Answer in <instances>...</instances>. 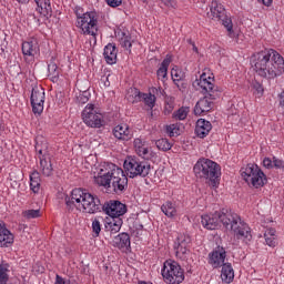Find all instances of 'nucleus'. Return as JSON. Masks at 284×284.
Returning a JSON list of instances; mask_svg holds the SVG:
<instances>
[{
  "mask_svg": "<svg viewBox=\"0 0 284 284\" xmlns=\"http://www.w3.org/2000/svg\"><path fill=\"white\" fill-rule=\"evenodd\" d=\"M201 219V223L205 230H217V227H221V211L204 214Z\"/></svg>",
  "mask_w": 284,
  "mask_h": 284,
  "instance_id": "17",
  "label": "nucleus"
},
{
  "mask_svg": "<svg viewBox=\"0 0 284 284\" xmlns=\"http://www.w3.org/2000/svg\"><path fill=\"white\" fill-rule=\"evenodd\" d=\"M210 110H212L211 100L203 98L195 104L194 114H196V116H201V114H205L206 112H210Z\"/></svg>",
  "mask_w": 284,
  "mask_h": 284,
  "instance_id": "30",
  "label": "nucleus"
},
{
  "mask_svg": "<svg viewBox=\"0 0 284 284\" xmlns=\"http://www.w3.org/2000/svg\"><path fill=\"white\" fill-rule=\"evenodd\" d=\"M225 258H227V252L224 247L217 246L209 254V265L216 270L222 265H225Z\"/></svg>",
  "mask_w": 284,
  "mask_h": 284,
  "instance_id": "16",
  "label": "nucleus"
},
{
  "mask_svg": "<svg viewBox=\"0 0 284 284\" xmlns=\"http://www.w3.org/2000/svg\"><path fill=\"white\" fill-rule=\"evenodd\" d=\"M75 26L79 28L80 34L97 39V32H99V16L94 11L85 12L82 16L78 13Z\"/></svg>",
  "mask_w": 284,
  "mask_h": 284,
  "instance_id": "6",
  "label": "nucleus"
},
{
  "mask_svg": "<svg viewBox=\"0 0 284 284\" xmlns=\"http://www.w3.org/2000/svg\"><path fill=\"white\" fill-rule=\"evenodd\" d=\"M212 132V122L205 119H199L195 125V134L199 139H205Z\"/></svg>",
  "mask_w": 284,
  "mask_h": 284,
  "instance_id": "20",
  "label": "nucleus"
},
{
  "mask_svg": "<svg viewBox=\"0 0 284 284\" xmlns=\"http://www.w3.org/2000/svg\"><path fill=\"white\" fill-rule=\"evenodd\" d=\"M133 145L135 153L142 159H152V149L148 142L143 141L141 138H138L133 141Z\"/></svg>",
  "mask_w": 284,
  "mask_h": 284,
  "instance_id": "18",
  "label": "nucleus"
},
{
  "mask_svg": "<svg viewBox=\"0 0 284 284\" xmlns=\"http://www.w3.org/2000/svg\"><path fill=\"white\" fill-rule=\"evenodd\" d=\"M112 132L118 141H130V139H132V132H130L128 124H118Z\"/></svg>",
  "mask_w": 284,
  "mask_h": 284,
  "instance_id": "22",
  "label": "nucleus"
},
{
  "mask_svg": "<svg viewBox=\"0 0 284 284\" xmlns=\"http://www.w3.org/2000/svg\"><path fill=\"white\" fill-rule=\"evenodd\" d=\"M217 21H221L222 26L225 28L227 37L239 43V33L234 31V23H232V18L227 17V14L224 13V17L220 18V20Z\"/></svg>",
  "mask_w": 284,
  "mask_h": 284,
  "instance_id": "26",
  "label": "nucleus"
},
{
  "mask_svg": "<svg viewBox=\"0 0 284 284\" xmlns=\"http://www.w3.org/2000/svg\"><path fill=\"white\" fill-rule=\"evenodd\" d=\"M161 211L163 212L164 215L168 216V219H174V216H176L178 214L176 204L170 201L162 204Z\"/></svg>",
  "mask_w": 284,
  "mask_h": 284,
  "instance_id": "36",
  "label": "nucleus"
},
{
  "mask_svg": "<svg viewBox=\"0 0 284 284\" xmlns=\"http://www.w3.org/2000/svg\"><path fill=\"white\" fill-rule=\"evenodd\" d=\"M22 216L24 219H39V216H41V210H27L22 212Z\"/></svg>",
  "mask_w": 284,
  "mask_h": 284,
  "instance_id": "45",
  "label": "nucleus"
},
{
  "mask_svg": "<svg viewBox=\"0 0 284 284\" xmlns=\"http://www.w3.org/2000/svg\"><path fill=\"white\" fill-rule=\"evenodd\" d=\"M10 281V264L2 262L0 264V284H8Z\"/></svg>",
  "mask_w": 284,
  "mask_h": 284,
  "instance_id": "37",
  "label": "nucleus"
},
{
  "mask_svg": "<svg viewBox=\"0 0 284 284\" xmlns=\"http://www.w3.org/2000/svg\"><path fill=\"white\" fill-rule=\"evenodd\" d=\"M170 63H172V58L166 55V58L162 61L160 68L156 71V77L159 81L165 83L168 81V69L170 68Z\"/></svg>",
  "mask_w": 284,
  "mask_h": 284,
  "instance_id": "29",
  "label": "nucleus"
},
{
  "mask_svg": "<svg viewBox=\"0 0 284 284\" xmlns=\"http://www.w3.org/2000/svg\"><path fill=\"white\" fill-rule=\"evenodd\" d=\"M143 97V92H140L139 89L133 88L130 89L129 95H128V101L130 103H141Z\"/></svg>",
  "mask_w": 284,
  "mask_h": 284,
  "instance_id": "41",
  "label": "nucleus"
},
{
  "mask_svg": "<svg viewBox=\"0 0 284 284\" xmlns=\"http://www.w3.org/2000/svg\"><path fill=\"white\" fill-rule=\"evenodd\" d=\"M169 136H179V128L176 124H170L166 126Z\"/></svg>",
  "mask_w": 284,
  "mask_h": 284,
  "instance_id": "47",
  "label": "nucleus"
},
{
  "mask_svg": "<svg viewBox=\"0 0 284 284\" xmlns=\"http://www.w3.org/2000/svg\"><path fill=\"white\" fill-rule=\"evenodd\" d=\"M258 170H260L258 165H256L254 163H250L246 166H243L241 169V176L250 185V183L252 182L253 176H255V174Z\"/></svg>",
  "mask_w": 284,
  "mask_h": 284,
  "instance_id": "28",
  "label": "nucleus"
},
{
  "mask_svg": "<svg viewBox=\"0 0 284 284\" xmlns=\"http://www.w3.org/2000/svg\"><path fill=\"white\" fill-rule=\"evenodd\" d=\"M264 239H265V243L266 245H268V247H276V245H278L277 242V236H276V230L275 229H266L264 232Z\"/></svg>",
  "mask_w": 284,
  "mask_h": 284,
  "instance_id": "34",
  "label": "nucleus"
},
{
  "mask_svg": "<svg viewBox=\"0 0 284 284\" xmlns=\"http://www.w3.org/2000/svg\"><path fill=\"white\" fill-rule=\"evenodd\" d=\"M192 243V237L185 234H179L173 243V248L175 252L176 258L180 261H185L190 254V245Z\"/></svg>",
  "mask_w": 284,
  "mask_h": 284,
  "instance_id": "9",
  "label": "nucleus"
},
{
  "mask_svg": "<svg viewBox=\"0 0 284 284\" xmlns=\"http://www.w3.org/2000/svg\"><path fill=\"white\" fill-rule=\"evenodd\" d=\"M78 101L82 105L88 103V101H90V93L88 91H83L82 93L79 94Z\"/></svg>",
  "mask_w": 284,
  "mask_h": 284,
  "instance_id": "48",
  "label": "nucleus"
},
{
  "mask_svg": "<svg viewBox=\"0 0 284 284\" xmlns=\"http://www.w3.org/2000/svg\"><path fill=\"white\" fill-rule=\"evenodd\" d=\"M31 108L33 114H43L45 103V90L41 87H34L31 91Z\"/></svg>",
  "mask_w": 284,
  "mask_h": 284,
  "instance_id": "10",
  "label": "nucleus"
},
{
  "mask_svg": "<svg viewBox=\"0 0 284 284\" xmlns=\"http://www.w3.org/2000/svg\"><path fill=\"white\" fill-rule=\"evenodd\" d=\"M68 207H77L80 212L84 214H98L103 210L101 205V200L99 196L83 190V189H73L71 192V200H67Z\"/></svg>",
  "mask_w": 284,
  "mask_h": 284,
  "instance_id": "3",
  "label": "nucleus"
},
{
  "mask_svg": "<svg viewBox=\"0 0 284 284\" xmlns=\"http://www.w3.org/2000/svg\"><path fill=\"white\" fill-rule=\"evenodd\" d=\"M38 154H40V158H44V155H43V150H39V151H38Z\"/></svg>",
  "mask_w": 284,
  "mask_h": 284,
  "instance_id": "58",
  "label": "nucleus"
},
{
  "mask_svg": "<svg viewBox=\"0 0 284 284\" xmlns=\"http://www.w3.org/2000/svg\"><path fill=\"white\" fill-rule=\"evenodd\" d=\"M209 17H211L214 21H221V19L225 17V7H223L219 0H213L211 2Z\"/></svg>",
  "mask_w": 284,
  "mask_h": 284,
  "instance_id": "21",
  "label": "nucleus"
},
{
  "mask_svg": "<svg viewBox=\"0 0 284 284\" xmlns=\"http://www.w3.org/2000/svg\"><path fill=\"white\" fill-rule=\"evenodd\" d=\"M172 110H174V100H166L164 105L165 114H171Z\"/></svg>",
  "mask_w": 284,
  "mask_h": 284,
  "instance_id": "50",
  "label": "nucleus"
},
{
  "mask_svg": "<svg viewBox=\"0 0 284 284\" xmlns=\"http://www.w3.org/2000/svg\"><path fill=\"white\" fill-rule=\"evenodd\" d=\"M263 165L264 168H267V169L274 168V159L265 158L263 160Z\"/></svg>",
  "mask_w": 284,
  "mask_h": 284,
  "instance_id": "52",
  "label": "nucleus"
},
{
  "mask_svg": "<svg viewBox=\"0 0 284 284\" xmlns=\"http://www.w3.org/2000/svg\"><path fill=\"white\" fill-rule=\"evenodd\" d=\"M258 3H262L263 6H266V8H270L272 3H274V0H257Z\"/></svg>",
  "mask_w": 284,
  "mask_h": 284,
  "instance_id": "54",
  "label": "nucleus"
},
{
  "mask_svg": "<svg viewBox=\"0 0 284 284\" xmlns=\"http://www.w3.org/2000/svg\"><path fill=\"white\" fill-rule=\"evenodd\" d=\"M231 232H233L237 241H242V243L246 245L252 242V229L250 224L245 223L243 220H241Z\"/></svg>",
  "mask_w": 284,
  "mask_h": 284,
  "instance_id": "14",
  "label": "nucleus"
},
{
  "mask_svg": "<svg viewBox=\"0 0 284 284\" xmlns=\"http://www.w3.org/2000/svg\"><path fill=\"white\" fill-rule=\"evenodd\" d=\"M114 244L115 247H118L119 250H130V234L128 233H120L119 235L115 236L114 239Z\"/></svg>",
  "mask_w": 284,
  "mask_h": 284,
  "instance_id": "31",
  "label": "nucleus"
},
{
  "mask_svg": "<svg viewBox=\"0 0 284 284\" xmlns=\"http://www.w3.org/2000/svg\"><path fill=\"white\" fill-rule=\"evenodd\" d=\"M283 165H284L283 160H278L276 158H273V168L281 169V168H283Z\"/></svg>",
  "mask_w": 284,
  "mask_h": 284,
  "instance_id": "53",
  "label": "nucleus"
},
{
  "mask_svg": "<svg viewBox=\"0 0 284 284\" xmlns=\"http://www.w3.org/2000/svg\"><path fill=\"white\" fill-rule=\"evenodd\" d=\"M91 230L93 239H98L101 234V222L99 219L95 217L92 220Z\"/></svg>",
  "mask_w": 284,
  "mask_h": 284,
  "instance_id": "43",
  "label": "nucleus"
},
{
  "mask_svg": "<svg viewBox=\"0 0 284 284\" xmlns=\"http://www.w3.org/2000/svg\"><path fill=\"white\" fill-rule=\"evenodd\" d=\"M94 183L105 190L112 189L115 194H123L128 190V173L112 162H104L94 175Z\"/></svg>",
  "mask_w": 284,
  "mask_h": 284,
  "instance_id": "1",
  "label": "nucleus"
},
{
  "mask_svg": "<svg viewBox=\"0 0 284 284\" xmlns=\"http://www.w3.org/2000/svg\"><path fill=\"white\" fill-rule=\"evenodd\" d=\"M171 77H172L173 83H175L176 87L179 88V90H181V84H179V83H180V81H183V79L185 78V73H183V71H181V69L175 67L171 70Z\"/></svg>",
  "mask_w": 284,
  "mask_h": 284,
  "instance_id": "40",
  "label": "nucleus"
},
{
  "mask_svg": "<svg viewBox=\"0 0 284 284\" xmlns=\"http://www.w3.org/2000/svg\"><path fill=\"white\" fill-rule=\"evenodd\" d=\"M221 267V275L220 278L222 283L230 284L234 281V267L232 266V263L226 262Z\"/></svg>",
  "mask_w": 284,
  "mask_h": 284,
  "instance_id": "25",
  "label": "nucleus"
},
{
  "mask_svg": "<svg viewBox=\"0 0 284 284\" xmlns=\"http://www.w3.org/2000/svg\"><path fill=\"white\" fill-rule=\"evenodd\" d=\"M193 88L202 94H210L214 91V77L211 73L203 72L199 79L193 82Z\"/></svg>",
  "mask_w": 284,
  "mask_h": 284,
  "instance_id": "11",
  "label": "nucleus"
},
{
  "mask_svg": "<svg viewBox=\"0 0 284 284\" xmlns=\"http://www.w3.org/2000/svg\"><path fill=\"white\" fill-rule=\"evenodd\" d=\"M278 99L281 108H284V91L278 94Z\"/></svg>",
  "mask_w": 284,
  "mask_h": 284,
  "instance_id": "56",
  "label": "nucleus"
},
{
  "mask_svg": "<svg viewBox=\"0 0 284 284\" xmlns=\"http://www.w3.org/2000/svg\"><path fill=\"white\" fill-rule=\"evenodd\" d=\"M253 90H255L254 94H256L258 97V99H260V97H263L264 90H263V85L261 83L255 82L253 84Z\"/></svg>",
  "mask_w": 284,
  "mask_h": 284,
  "instance_id": "49",
  "label": "nucleus"
},
{
  "mask_svg": "<svg viewBox=\"0 0 284 284\" xmlns=\"http://www.w3.org/2000/svg\"><path fill=\"white\" fill-rule=\"evenodd\" d=\"M156 148L162 150L163 152H168V150H172V143L168 139H160L155 142Z\"/></svg>",
  "mask_w": 284,
  "mask_h": 284,
  "instance_id": "44",
  "label": "nucleus"
},
{
  "mask_svg": "<svg viewBox=\"0 0 284 284\" xmlns=\"http://www.w3.org/2000/svg\"><path fill=\"white\" fill-rule=\"evenodd\" d=\"M12 243H14V235L6 224H0V247H9Z\"/></svg>",
  "mask_w": 284,
  "mask_h": 284,
  "instance_id": "24",
  "label": "nucleus"
},
{
  "mask_svg": "<svg viewBox=\"0 0 284 284\" xmlns=\"http://www.w3.org/2000/svg\"><path fill=\"white\" fill-rule=\"evenodd\" d=\"M37 3V12L41 14V17H44V19H50L52 17V4L50 3V0H34Z\"/></svg>",
  "mask_w": 284,
  "mask_h": 284,
  "instance_id": "27",
  "label": "nucleus"
},
{
  "mask_svg": "<svg viewBox=\"0 0 284 284\" xmlns=\"http://www.w3.org/2000/svg\"><path fill=\"white\" fill-rule=\"evenodd\" d=\"M151 92L153 93H142V101L144 103V105H148V108H154V105L156 104V97H161L163 95V88L159 87V88H152ZM156 94V95H154Z\"/></svg>",
  "mask_w": 284,
  "mask_h": 284,
  "instance_id": "19",
  "label": "nucleus"
},
{
  "mask_svg": "<svg viewBox=\"0 0 284 284\" xmlns=\"http://www.w3.org/2000/svg\"><path fill=\"white\" fill-rule=\"evenodd\" d=\"M41 52L39 48V41L37 39H30L22 42V54L27 63H34V57Z\"/></svg>",
  "mask_w": 284,
  "mask_h": 284,
  "instance_id": "13",
  "label": "nucleus"
},
{
  "mask_svg": "<svg viewBox=\"0 0 284 284\" xmlns=\"http://www.w3.org/2000/svg\"><path fill=\"white\" fill-rule=\"evenodd\" d=\"M161 274L166 284H180L185 281V273L181 265L175 261L168 260L164 262Z\"/></svg>",
  "mask_w": 284,
  "mask_h": 284,
  "instance_id": "7",
  "label": "nucleus"
},
{
  "mask_svg": "<svg viewBox=\"0 0 284 284\" xmlns=\"http://www.w3.org/2000/svg\"><path fill=\"white\" fill-rule=\"evenodd\" d=\"M193 172L197 179L210 181L211 187H219V182L221 181V165L219 163L201 158L193 166Z\"/></svg>",
  "mask_w": 284,
  "mask_h": 284,
  "instance_id": "4",
  "label": "nucleus"
},
{
  "mask_svg": "<svg viewBox=\"0 0 284 284\" xmlns=\"http://www.w3.org/2000/svg\"><path fill=\"white\" fill-rule=\"evenodd\" d=\"M108 225H109V230H110L111 234H116V233L121 232V227L123 225V220L121 217H111Z\"/></svg>",
  "mask_w": 284,
  "mask_h": 284,
  "instance_id": "39",
  "label": "nucleus"
},
{
  "mask_svg": "<svg viewBox=\"0 0 284 284\" xmlns=\"http://www.w3.org/2000/svg\"><path fill=\"white\" fill-rule=\"evenodd\" d=\"M16 1H18V3H22V4L30 3V0H16Z\"/></svg>",
  "mask_w": 284,
  "mask_h": 284,
  "instance_id": "57",
  "label": "nucleus"
},
{
  "mask_svg": "<svg viewBox=\"0 0 284 284\" xmlns=\"http://www.w3.org/2000/svg\"><path fill=\"white\" fill-rule=\"evenodd\" d=\"M82 120L88 128H103V113H101V109L92 103L87 104L83 109Z\"/></svg>",
  "mask_w": 284,
  "mask_h": 284,
  "instance_id": "8",
  "label": "nucleus"
},
{
  "mask_svg": "<svg viewBox=\"0 0 284 284\" xmlns=\"http://www.w3.org/2000/svg\"><path fill=\"white\" fill-rule=\"evenodd\" d=\"M163 3L166 8H174V2L172 0H163Z\"/></svg>",
  "mask_w": 284,
  "mask_h": 284,
  "instance_id": "55",
  "label": "nucleus"
},
{
  "mask_svg": "<svg viewBox=\"0 0 284 284\" xmlns=\"http://www.w3.org/2000/svg\"><path fill=\"white\" fill-rule=\"evenodd\" d=\"M124 172L129 179H145L152 172V164L136 156H128L123 163Z\"/></svg>",
  "mask_w": 284,
  "mask_h": 284,
  "instance_id": "5",
  "label": "nucleus"
},
{
  "mask_svg": "<svg viewBox=\"0 0 284 284\" xmlns=\"http://www.w3.org/2000/svg\"><path fill=\"white\" fill-rule=\"evenodd\" d=\"M121 48H125L128 52H132V36L121 31L118 33Z\"/></svg>",
  "mask_w": 284,
  "mask_h": 284,
  "instance_id": "35",
  "label": "nucleus"
},
{
  "mask_svg": "<svg viewBox=\"0 0 284 284\" xmlns=\"http://www.w3.org/2000/svg\"><path fill=\"white\" fill-rule=\"evenodd\" d=\"M40 170L43 176H52V162L45 158H40Z\"/></svg>",
  "mask_w": 284,
  "mask_h": 284,
  "instance_id": "38",
  "label": "nucleus"
},
{
  "mask_svg": "<svg viewBox=\"0 0 284 284\" xmlns=\"http://www.w3.org/2000/svg\"><path fill=\"white\" fill-rule=\"evenodd\" d=\"M118 54H119V50L116 49V45H114V43H108L104 47L103 57H104V61L109 65H114V63H116Z\"/></svg>",
  "mask_w": 284,
  "mask_h": 284,
  "instance_id": "23",
  "label": "nucleus"
},
{
  "mask_svg": "<svg viewBox=\"0 0 284 284\" xmlns=\"http://www.w3.org/2000/svg\"><path fill=\"white\" fill-rule=\"evenodd\" d=\"M187 114H190V108L181 106L172 114V116L175 121H185L187 119Z\"/></svg>",
  "mask_w": 284,
  "mask_h": 284,
  "instance_id": "42",
  "label": "nucleus"
},
{
  "mask_svg": "<svg viewBox=\"0 0 284 284\" xmlns=\"http://www.w3.org/2000/svg\"><path fill=\"white\" fill-rule=\"evenodd\" d=\"M253 68L263 79H276L284 72V59L274 49H265L254 55Z\"/></svg>",
  "mask_w": 284,
  "mask_h": 284,
  "instance_id": "2",
  "label": "nucleus"
},
{
  "mask_svg": "<svg viewBox=\"0 0 284 284\" xmlns=\"http://www.w3.org/2000/svg\"><path fill=\"white\" fill-rule=\"evenodd\" d=\"M241 221V215L236 214L232 210L222 209L220 211V224H222L225 230L232 232Z\"/></svg>",
  "mask_w": 284,
  "mask_h": 284,
  "instance_id": "12",
  "label": "nucleus"
},
{
  "mask_svg": "<svg viewBox=\"0 0 284 284\" xmlns=\"http://www.w3.org/2000/svg\"><path fill=\"white\" fill-rule=\"evenodd\" d=\"M103 211L111 219H121L125 212H128V206L120 201H110L103 206Z\"/></svg>",
  "mask_w": 284,
  "mask_h": 284,
  "instance_id": "15",
  "label": "nucleus"
},
{
  "mask_svg": "<svg viewBox=\"0 0 284 284\" xmlns=\"http://www.w3.org/2000/svg\"><path fill=\"white\" fill-rule=\"evenodd\" d=\"M30 190L33 194H39V190H41V174L38 171L30 174Z\"/></svg>",
  "mask_w": 284,
  "mask_h": 284,
  "instance_id": "32",
  "label": "nucleus"
},
{
  "mask_svg": "<svg viewBox=\"0 0 284 284\" xmlns=\"http://www.w3.org/2000/svg\"><path fill=\"white\" fill-rule=\"evenodd\" d=\"M105 1L110 6V8H119V6L123 3V0H105Z\"/></svg>",
  "mask_w": 284,
  "mask_h": 284,
  "instance_id": "51",
  "label": "nucleus"
},
{
  "mask_svg": "<svg viewBox=\"0 0 284 284\" xmlns=\"http://www.w3.org/2000/svg\"><path fill=\"white\" fill-rule=\"evenodd\" d=\"M265 183H267V176H265V173H263L261 169H257V172L255 173L248 185H253V187L258 189L263 187Z\"/></svg>",
  "mask_w": 284,
  "mask_h": 284,
  "instance_id": "33",
  "label": "nucleus"
},
{
  "mask_svg": "<svg viewBox=\"0 0 284 284\" xmlns=\"http://www.w3.org/2000/svg\"><path fill=\"white\" fill-rule=\"evenodd\" d=\"M49 74L52 79H59V67L55 63H50L48 65Z\"/></svg>",
  "mask_w": 284,
  "mask_h": 284,
  "instance_id": "46",
  "label": "nucleus"
}]
</instances>
